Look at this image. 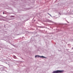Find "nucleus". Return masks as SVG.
<instances>
[{
  "mask_svg": "<svg viewBox=\"0 0 73 73\" xmlns=\"http://www.w3.org/2000/svg\"><path fill=\"white\" fill-rule=\"evenodd\" d=\"M63 72H64L63 70H57L54 71L53 73H62Z\"/></svg>",
  "mask_w": 73,
  "mask_h": 73,
  "instance_id": "obj_1",
  "label": "nucleus"
},
{
  "mask_svg": "<svg viewBox=\"0 0 73 73\" xmlns=\"http://www.w3.org/2000/svg\"><path fill=\"white\" fill-rule=\"evenodd\" d=\"M35 57L36 58V57H42V58H44V57L43 56H40L39 55H36L35 56Z\"/></svg>",
  "mask_w": 73,
  "mask_h": 73,
  "instance_id": "obj_2",
  "label": "nucleus"
},
{
  "mask_svg": "<svg viewBox=\"0 0 73 73\" xmlns=\"http://www.w3.org/2000/svg\"><path fill=\"white\" fill-rule=\"evenodd\" d=\"M0 50H1V49H0Z\"/></svg>",
  "mask_w": 73,
  "mask_h": 73,
  "instance_id": "obj_6",
  "label": "nucleus"
},
{
  "mask_svg": "<svg viewBox=\"0 0 73 73\" xmlns=\"http://www.w3.org/2000/svg\"><path fill=\"white\" fill-rule=\"evenodd\" d=\"M48 15H50V16H51V15H50V14H49V13H48Z\"/></svg>",
  "mask_w": 73,
  "mask_h": 73,
  "instance_id": "obj_4",
  "label": "nucleus"
},
{
  "mask_svg": "<svg viewBox=\"0 0 73 73\" xmlns=\"http://www.w3.org/2000/svg\"><path fill=\"white\" fill-rule=\"evenodd\" d=\"M14 58H15V59H16L17 58H16V56H14Z\"/></svg>",
  "mask_w": 73,
  "mask_h": 73,
  "instance_id": "obj_3",
  "label": "nucleus"
},
{
  "mask_svg": "<svg viewBox=\"0 0 73 73\" xmlns=\"http://www.w3.org/2000/svg\"><path fill=\"white\" fill-rule=\"evenodd\" d=\"M3 14H4V13L3 12Z\"/></svg>",
  "mask_w": 73,
  "mask_h": 73,
  "instance_id": "obj_5",
  "label": "nucleus"
}]
</instances>
